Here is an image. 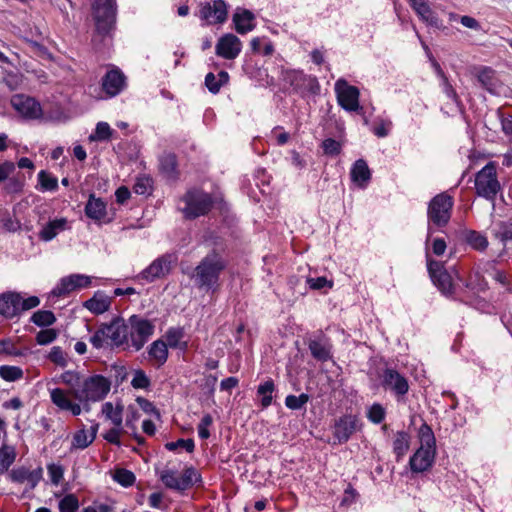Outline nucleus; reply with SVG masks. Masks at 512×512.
<instances>
[{
	"label": "nucleus",
	"instance_id": "bb28decb",
	"mask_svg": "<svg viewBox=\"0 0 512 512\" xmlns=\"http://www.w3.org/2000/svg\"><path fill=\"white\" fill-rule=\"evenodd\" d=\"M254 15L251 11L237 8L233 15V23L238 33L244 34L254 27Z\"/></svg>",
	"mask_w": 512,
	"mask_h": 512
},
{
	"label": "nucleus",
	"instance_id": "6ab92c4d",
	"mask_svg": "<svg viewBox=\"0 0 512 512\" xmlns=\"http://www.w3.org/2000/svg\"><path fill=\"white\" fill-rule=\"evenodd\" d=\"M71 229V221L65 217L54 218L44 224L39 231V238L44 242L52 241L61 232Z\"/></svg>",
	"mask_w": 512,
	"mask_h": 512
},
{
	"label": "nucleus",
	"instance_id": "37998d69",
	"mask_svg": "<svg viewBox=\"0 0 512 512\" xmlns=\"http://www.w3.org/2000/svg\"><path fill=\"white\" fill-rule=\"evenodd\" d=\"M0 377L8 382L19 380L23 377V370L18 366H0Z\"/></svg>",
	"mask_w": 512,
	"mask_h": 512
},
{
	"label": "nucleus",
	"instance_id": "f257e3e1",
	"mask_svg": "<svg viewBox=\"0 0 512 512\" xmlns=\"http://www.w3.org/2000/svg\"><path fill=\"white\" fill-rule=\"evenodd\" d=\"M111 382L102 375L84 378L80 387L73 391L62 388H50L51 402L61 411L78 416L83 410H90V403L103 400L109 393Z\"/></svg>",
	"mask_w": 512,
	"mask_h": 512
},
{
	"label": "nucleus",
	"instance_id": "774afa93",
	"mask_svg": "<svg viewBox=\"0 0 512 512\" xmlns=\"http://www.w3.org/2000/svg\"><path fill=\"white\" fill-rule=\"evenodd\" d=\"M216 75L213 73H208L205 77V85L208 88V90L212 93H217L220 90L219 83H217Z\"/></svg>",
	"mask_w": 512,
	"mask_h": 512
},
{
	"label": "nucleus",
	"instance_id": "13d9d810",
	"mask_svg": "<svg viewBox=\"0 0 512 512\" xmlns=\"http://www.w3.org/2000/svg\"><path fill=\"white\" fill-rule=\"evenodd\" d=\"M48 475L54 485H58L63 479L64 470L61 465L50 464L47 466Z\"/></svg>",
	"mask_w": 512,
	"mask_h": 512
},
{
	"label": "nucleus",
	"instance_id": "cd10ccee",
	"mask_svg": "<svg viewBox=\"0 0 512 512\" xmlns=\"http://www.w3.org/2000/svg\"><path fill=\"white\" fill-rule=\"evenodd\" d=\"M351 179L359 187H365L371 178V172L367 163L363 159L357 160L350 172Z\"/></svg>",
	"mask_w": 512,
	"mask_h": 512
},
{
	"label": "nucleus",
	"instance_id": "72a5a7b5",
	"mask_svg": "<svg viewBox=\"0 0 512 512\" xmlns=\"http://www.w3.org/2000/svg\"><path fill=\"white\" fill-rule=\"evenodd\" d=\"M16 458V450L14 446L2 444L0 447V474L8 470L14 463Z\"/></svg>",
	"mask_w": 512,
	"mask_h": 512
},
{
	"label": "nucleus",
	"instance_id": "412c9836",
	"mask_svg": "<svg viewBox=\"0 0 512 512\" xmlns=\"http://www.w3.org/2000/svg\"><path fill=\"white\" fill-rule=\"evenodd\" d=\"M383 385L393 390L398 395H404L408 392L409 386L407 380L393 369H386L382 375Z\"/></svg>",
	"mask_w": 512,
	"mask_h": 512
},
{
	"label": "nucleus",
	"instance_id": "5fc2aeb1",
	"mask_svg": "<svg viewBox=\"0 0 512 512\" xmlns=\"http://www.w3.org/2000/svg\"><path fill=\"white\" fill-rule=\"evenodd\" d=\"M108 338L106 335L105 327L102 325L91 337H90V343L95 347L96 349L103 348L104 345L107 343Z\"/></svg>",
	"mask_w": 512,
	"mask_h": 512
},
{
	"label": "nucleus",
	"instance_id": "2eb2a0df",
	"mask_svg": "<svg viewBox=\"0 0 512 512\" xmlns=\"http://www.w3.org/2000/svg\"><path fill=\"white\" fill-rule=\"evenodd\" d=\"M427 267L433 283L444 294H450L453 291L454 283L452 276L444 269L441 262L427 259Z\"/></svg>",
	"mask_w": 512,
	"mask_h": 512
},
{
	"label": "nucleus",
	"instance_id": "a18cd8bd",
	"mask_svg": "<svg viewBox=\"0 0 512 512\" xmlns=\"http://www.w3.org/2000/svg\"><path fill=\"white\" fill-rule=\"evenodd\" d=\"M78 508L79 501L74 494L65 495L59 502L60 512H77Z\"/></svg>",
	"mask_w": 512,
	"mask_h": 512
},
{
	"label": "nucleus",
	"instance_id": "aec40b11",
	"mask_svg": "<svg viewBox=\"0 0 512 512\" xmlns=\"http://www.w3.org/2000/svg\"><path fill=\"white\" fill-rule=\"evenodd\" d=\"M171 257L162 256L155 259L146 269L141 272V277L147 281H154L157 278L164 277L170 272Z\"/></svg>",
	"mask_w": 512,
	"mask_h": 512
},
{
	"label": "nucleus",
	"instance_id": "39448f33",
	"mask_svg": "<svg viewBox=\"0 0 512 512\" xmlns=\"http://www.w3.org/2000/svg\"><path fill=\"white\" fill-rule=\"evenodd\" d=\"M475 189L478 196L485 198L492 203V210L495 209V198L501 191V185L497 178L496 164L489 162L475 177Z\"/></svg>",
	"mask_w": 512,
	"mask_h": 512
},
{
	"label": "nucleus",
	"instance_id": "58836bf2",
	"mask_svg": "<svg viewBox=\"0 0 512 512\" xmlns=\"http://www.w3.org/2000/svg\"><path fill=\"white\" fill-rule=\"evenodd\" d=\"M465 240L473 249L478 251H483L488 246L487 238L474 230L465 233Z\"/></svg>",
	"mask_w": 512,
	"mask_h": 512
},
{
	"label": "nucleus",
	"instance_id": "de8ad7c7",
	"mask_svg": "<svg viewBox=\"0 0 512 512\" xmlns=\"http://www.w3.org/2000/svg\"><path fill=\"white\" fill-rule=\"evenodd\" d=\"M47 357L60 367H66L68 364L67 355L59 346L52 347Z\"/></svg>",
	"mask_w": 512,
	"mask_h": 512
},
{
	"label": "nucleus",
	"instance_id": "ddd939ff",
	"mask_svg": "<svg viewBox=\"0 0 512 512\" xmlns=\"http://www.w3.org/2000/svg\"><path fill=\"white\" fill-rule=\"evenodd\" d=\"M283 81L298 93L305 91L315 92L319 88L317 79L307 76L301 71L287 70L283 72Z\"/></svg>",
	"mask_w": 512,
	"mask_h": 512
},
{
	"label": "nucleus",
	"instance_id": "9d476101",
	"mask_svg": "<svg viewBox=\"0 0 512 512\" xmlns=\"http://www.w3.org/2000/svg\"><path fill=\"white\" fill-rule=\"evenodd\" d=\"M334 90L337 103L341 108L348 112H355L361 108L359 103L360 91L357 87L340 78L335 82Z\"/></svg>",
	"mask_w": 512,
	"mask_h": 512
},
{
	"label": "nucleus",
	"instance_id": "680f3d73",
	"mask_svg": "<svg viewBox=\"0 0 512 512\" xmlns=\"http://www.w3.org/2000/svg\"><path fill=\"white\" fill-rule=\"evenodd\" d=\"M151 188V179L148 177H140L137 179L134 185L135 193L139 195H145L149 192Z\"/></svg>",
	"mask_w": 512,
	"mask_h": 512
},
{
	"label": "nucleus",
	"instance_id": "f8f14e48",
	"mask_svg": "<svg viewBox=\"0 0 512 512\" xmlns=\"http://www.w3.org/2000/svg\"><path fill=\"white\" fill-rule=\"evenodd\" d=\"M93 277L85 274H71L60 279L59 283L53 288L52 295L61 297L70 294L73 291L91 286Z\"/></svg>",
	"mask_w": 512,
	"mask_h": 512
},
{
	"label": "nucleus",
	"instance_id": "f03ea898",
	"mask_svg": "<svg viewBox=\"0 0 512 512\" xmlns=\"http://www.w3.org/2000/svg\"><path fill=\"white\" fill-rule=\"evenodd\" d=\"M155 472L166 488L180 493L201 480L200 474L193 467H186L180 473L178 466L172 462H168L162 467H156Z\"/></svg>",
	"mask_w": 512,
	"mask_h": 512
},
{
	"label": "nucleus",
	"instance_id": "864d4df0",
	"mask_svg": "<svg viewBox=\"0 0 512 512\" xmlns=\"http://www.w3.org/2000/svg\"><path fill=\"white\" fill-rule=\"evenodd\" d=\"M57 332L54 329H43L36 335V342L39 345H47L57 338Z\"/></svg>",
	"mask_w": 512,
	"mask_h": 512
},
{
	"label": "nucleus",
	"instance_id": "6e6552de",
	"mask_svg": "<svg viewBox=\"0 0 512 512\" xmlns=\"http://www.w3.org/2000/svg\"><path fill=\"white\" fill-rule=\"evenodd\" d=\"M129 327L128 334L130 335L131 345L137 351L143 348L155 329L152 321L138 315H132L129 318Z\"/></svg>",
	"mask_w": 512,
	"mask_h": 512
},
{
	"label": "nucleus",
	"instance_id": "20e7f679",
	"mask_svg": "<svg viewBox=\"0 0 512 512\" xmlns=\"http://www.w3.org/2000/svg\"><path fill=\"white\" fill-rule=\"evenodd\" d=\"M420 447L410 458V467L413 472H424L428 470L435 459V437L432 429L423 424L419 429Z\"/></svg>",
	"mask_w": 512,
	"mask_h": 512
},
{
	"label": "nucleus",
	"instance_id": "f704fd0d",
	"mask_svg": "<svg viewBox=\"0 0 512 512\" xmlns=\"http://www.w3.org/2000/svg\"><path fill=\"white\" fill-rule=\"evenodd\" d=\"M492 233L496 239L506 246L512 242V224L508 222H498L492 228Z\"/></svg>",
	"mask_w": 512,
	"mask_h": 512
},
{
	"label": "nucleus",
	"instance_id": "a878e982",
	"mask_svg": "<svg viewBox=\"0 0 512 512\" xmlns=\"http://www.w3.org/2000/svg\"><path fill=\"white\" fill-rule=\"evenodd\" d=\"M112 298L103 291H97L93 297L84 302V307L93 314H103L110 309Z\"/></svg>",
	"mask_w": 512,
	"mask_h": 512
},
{
	"label": "nucleus",
	"instance_id": "4c0bfd02",
	"mask_svg": "<svg viewBox=\"0 0 512 512\" xmlns=\"http://www.w3.org/2000/svg\"><path fill=\"white\" fill-rule=\"evenodd\" d=\"M38 186L37 189L40 191H55L58 188V179L52 174L41 170L38 173Z\"/></svg>",
	"mask_w": 512,
	"mask_h": 512
},
{
	"label": "nucleus",
	"instance_id": "ea45409f",
	"mask_svg": "<svg viewBox=\"0 0 512 512\" xmlns=\"http://www.w3.org/2000/svg\"><path fill=\"white\" fill-rule=\"evenodd\" d=\"M160 168L168 178H175L177 168L176 156L171 153L164 154L160 158Z\"/></svg>",
	"mask_w": 512,
	"mask_h": 512
},
{
	"label": "nucleus",
	"instance_id": "b1692460",
	"mask_svg": "<svg viewBox=\"0 0 512 512\" xmlns=\"http://www.w3.org/2000/svg\"><path fill=\"white\" fill-rule=\"evenodd\" d=\"M104 327L107 338L113 345L120 346L128 339V326L123 320H114Z\"/></svg>",
	"mask_w": 512,
	"mask_h": 512
},
{
	"label": "nucleus",
	"instance_id": "4468645a",
	"mask_svg": "<svg viewBox=\"0 0 512 512\" xmlns=\"http://www.w3.org/2000/svg\"><path fill=\"white\" fill-rule=\"evenodd\" d=\"M125 80V75L118 68H113L107 71L102 78V93L105 94V98H111L118 95L125 88ZM95 97L97 99L104 98L102 94Z\"/></svg>",
	"mask_w": 512,
	"mask_h": 512
},
{
	"label": "nucleus",
	"instance_id": "3c124183",
	"mask_svg": "<svg viewBox=\"0 0 512 512\" xmlns=\"http://www.w3.org/2000/svg\"><path fill=\"white\" fill-rule=\"evenodd\" d=\"M131 385L135 389H146L150 386V379L143 370H136L133 373Z\"/></svg>",
	"mask_w": 512,
	"mask_h": 512
},
{
	"label": "nucleus",
	"instance_id": "603ef678",
	"mask_svg": "<svg viewBox=\"0 0 512 512\" xmlns=\"http://www.w3.org/2000/svg\"><path fill=\"white\" fill-rule=\"evenodd\" d=\"M194 441L192 439H179L175 442H168L165 444V448L169 451H175L178 448H183L187 452L191 453L194 450Z\"/></svg>",
	"mask_w": 512,
	"mask_h": 512
},
{
	"label": "nucleus",
	"instance_id": "423d86ee",
	"mask_svg": "<svg viewBox=\"0 0 512 512\" xmlns=\"http://www.w3.org/2000/svg\"><path fill=\"white\" fill-rule=\"evenodd\" d=\"M453 204V197L449 194L440 193L436 195L428 205L427 216L429 222L438 227L445 226L450 220Z\"/></svg>",
	"mask_w": 512,
	"mask_h": 512
},
{
	"label": "nucleus",
	"instance_id": "bf43d9fd",
	"mask_svg": "<svg viewBox=\"0 0 512 512\" xmlns=\"http://www.w3.org/2000/svg\"><path fill=\"white\" fill-rule=\"evenodd\" d=\"M306 282L309 285V287L313 290H320L325 287H328V288L333 287V282L331 280H328L326 277H317V278L309 277V278H307Z\"/></svg>",
	"mask_w": 512,
	"mask_h": 512
},
{
	"label": "nucleus",
	"instance_id": "e2e57ef3",
	"mask_svg": "<svg viewBox=\"0 0 512 512\" xmlns=\"http://www.w3.org/2000/svg\"><path fill=\"white\" fill-rule=\"evenodd\" d=\"M122 426H114L104 434V439L111 444L120 445Z\"/></svg>",
	"mask_w": 512,
	"mask_h": 512
},
{
	"label": "nucleus",
	"instance_id": "e433bc0d",
	"mask_svg": "<svg viewBox=\"0 0 512 512\" xmlns=\"http://www.w3.org/2000/svg\"><path fill=\"white\" fill-rule=\"evenodd\" d=\"M83 377L80 372L75 370H67L64 371L57 379H54L55 382H60L66 386L72 388L71 391L77 389L76 387H80Z\"/></svg>",
	"mask_w": 512,
	"mask_h": 512
},
{
	"label": "nucleus",
	"instance_id": "1a4fd4ad",
	"mask_svg": "<svg viewBox=\"0 0 512 512\" xmlns=\"http://www.w3.org/2000/svg\"><path fill=\"white\" fill-rule=\"evenodd\" d=\"M185 206L182 208L186 218H196L206 214L211 206V197L202 191L191 190L183 198Z\"/></svg>",
	"mask_w": 512,
	"mask_h": 512
},
{
	"label": "nucleus",
	"instance_id": "7c9ffc66",
	"mask_svg": "<svg viewBox=\"0 0 512 512\" xmlns=\"http://www.w3.org/2000/svg\"><path fill=\"white\" fill-rule=\"evenodd\" d=\"M309 350L312 356L319 361L325 362L331 358L330 345L326 341H310Z\"/></svg>",
	"mask_w": 512,
	"mask_h": 512
},
{
	"label": "nucleus",
	"instance_id": "49530a36",
	"mask_svg": "<svg viewBox=\"0 0 512 512\" xmlns=\"http://www.w3.org/2000/svg\"><path fill=\"white\" fill-rule=\"evenodd\" d=\"M273 391H274V383L271 380L258 386V395L262 396L261 404L264 408L268 407L272 403V392Z\"/></svg>",
	"mask_w": 512,
	"mask_h": 512
},
{
	"label": "nucleus",
	"instance_id": "0e129e2a",
	"mask_svg": "<svg viewBox=\"0 0 512 512\" xmlns=\"http://www.w3.org/2000/svg\"><path fill=\"white\" fill-rule=\"evenodd\" d=\"M19 304H20L19 308H20V313H21L22 311H27V310L37 307L40 304V299L37 296H30L28 298H23L20 295Z\"/></svg>",
	"mask_w": 512,
	"mask_h": 512
},
{
	"label": "nucleus",
	"instance_id": "09e8293b",
	"mask_svg": "<svg viewBox=\"0 0 512 512\" xmlns=\"http://www.w3.org/2000/svg\"><path fill=\"white\" fill-rule=\"evenodd\" d=\"M309 396L305 393L300 394L299 396L288 395L285 399V405L292 410H298L304 407V405L308 402Z\"/></svg>",
	"mask_w": 512,
	"mask_h": 512
},
{
	"label": "nucleus",
	"instance_id": "2f4dec72",
	"mask_svg": "<svg viewBox=\"0 0 512 512\" xmlns=\"http://www.w3.org/2000/svg\"><path fill=\"white\" fill-rule=\"evenodd\" d=\"M409 446L410 436L404 431L397 432L393 441V451L396 454L397 460H400L406 454Z\"/></svg>",
	"mask_w": 512,
	"mask_h": 512
},
{
	"label": "nucleus",
	"instance_id": "c85d7f7f",
	"mask_svg": "<svg viewBox=\"0 0 512 512\" xmlns=\"http://www.w3.org/2000/svg\"><path fill=\"white\" fill-rule=\"evenodd\" d=\"M150 359L154 360L158 366L163 365L168 358V346L162 340L154 341L148 349Z\"/></svg>",
	"mask_w": 512,
	"mask_h": 512
},
{
	"label": "nucleus",
	"instance_id": "052dcab7",
	"mask_svg": "<svg viewBox=\"0 0 512 512\" xmlns=\"http://www.w3.org/2000/svg\"><path fill=\"white\" fill-rule=\"evenodd\" d=\"M322 148L327 155H338L341 151V144L331 138L323 141Z\"/></svg>",
	"mask_w": 512,
	"mask_h": 512
},
{
	"label": "nucleus",
	"instance_id": "c9c22d12",
	"mask_svg": "<svg viewBox=\"0 0 512 512\" xmlns=\"http://www.w3.org/2000/svg\"><path fill=\"white\" fill-rule=\"evenodd\" d=\"M95 440V432L80 429L73 435L72 449H85Z\"/></svg>",
	"mask_w": 512,
	"mask_h": 512
},
{
	"label": "nucleus",
	"instance_id": "0eeeda50",
	"mask_svg": "<svg viewBox=\"0 0 512 512\" xmlns=\"http://www.w3.org/2000/svg\"><path fill=\"white\" fill-rule=\"evenodd\" d=\"M92 8L97 31L107 34L115 23V0H93Z\"/></svg>",
	"mask_w": 512,
	"mask_h": 512
},
{
	"label": "nucleus",
	"instance_id": "79ce46f5",
	"mask_svg": "<svg viewBox=\"0 0 512 512\" xmlns=\"http://www.w3.org/2000/svg\"><path fill=\"white\" fill-rule=\"evenodd\" d=\"M113 130L107 122H98L93 134L89 136L90 141H106L112 136Z\"/></svg>",
	"mask_w": 512,
	"mask_h": 512
},
{
	"label": "nucleus",
	"instance_id": "a19ab883",
	"mask_svg": "<svg viewBox=\"0 0 512 512\" xmlns=\"http://www.w3.org/2000/svg\"><path fill=\"white\" fill-rule=\"evenodd\" d=\"M31 321L39 327H45L54 324L56 317L49 310H39L32 315Z\"/></svg>",
	"mask_w": 512,
	"mask_h": 512
},
{
	"label": "nucleus",
	"instance_id": "7ed1b4c3",
	"mask_svg": "<svg viewBox=\"0 0 512 512\" xmlns=\"http://www.w3.org/2000/svg\"><path fill=\"white\" fill-rule=\"evenodd\" d=\"M225 266L226 263L219 254H208L195 268L192 279L200 288L214 289Z\"/></svg>",
	"mask_w": 512,
	"mask_h": 512
},
{
	"label": "nucleus",
	"instance_id": "4be33fe9",
	"mask_svg": "<svg viewBox=\"0 0 512 512\" xmlns=\"http://www.w3.org/2000/svg\"><path fill=\"white\" fill-rule=\"evenodd\" d=\"M409 2L414 11L424 22L438 29L443 28L442 21L431 10L426 0H409Z\"/></svg>",
	"mask_w": 512,
	"mask_h": 512
},
{
	"label": "nucleus",
	"instance_id": "f3484780",
	"mask_svg": "<svg viewBox=\"0 0 512 512\" xmlns=\"http://www.w3.org/2000/svg\"><path fill=\"white\" fill-rule=\"evenodd\" d=\"M241 42L239 38L231 33L225 34L219 38L215 53L224 59H235L241 52Z\"/></svg>",
	"mask_w": 512,
	"mask_h": 512
},
{
	"label": "nucleus",
	"instance_id": "a211bd4d",
	"mask_svg": "<svg viewBox=\"0 0 512 512\" xmlns=\"http://www.w3.org/2000/svg\"><path fill=\"white\" fill-rule=\"evenodd\" d=\"M357 428V417L354 415H345L335 421L333 434L339 443H344L348 441Z\"/></svg>",
	"mask_w": 512,
	"mask_h": 512
},
{
	"label": "nucleus",
	"instance_id": "9b49d317",
	"mask_svg": "<svg viewBox=\"0 0 512 512\" xmlns=\"http://www.w3.org/2000/svg\"><path fill=\"white\" fill-rule=\"evenodd\" d=\"M10 104L25 119H38L43 113L40 103L33 97L24 94L13 95Z\"/></svg>",
	"mask_w": 512,
	"mask_h": 512
},
{
	"label": "nucleus",
	"instance_id": "393cba45",
	"mask_svg": "<svg viewBox=\"0 0 512 512\" xmlns=\"http://www.w3.org/2000/svg\"><path fill=\"white\" fill-rule=\"evenodd\" d=\"M20 294L8 292L0 295V314L6 318H13L20 313Z\"/></svg>",
	"mask_w": 512,
	"mask_h": 512
},
{
	"label": "nucleus",
	"instance_id": "c756f323",
	"mask_svg": "<svg viewBox=\"0 0 512 512\" xmlns=\"http://www.w3.org/2000/svg\"><path fill=\"white\" fill-rule=\"evenodd\" d=\"M164 341L170 348H179L185 350L188 347L186 341H184V331L179 327H172L167 330Z\"/></svg>",
	"mask_w": 512,
	"mask_h": 512
},
{
	"label": "nucleus",
	"instance_id": "c03bdc74",
	"mask_svg": "<svg viewBox=\"0 0 512 512\" xmlns=\"http://www.w3.org/2000/svg\"><path fill=\"white\" fill-rule=\"evenodd\" d=\"M494 73L489 68H484L478 74V81L484 89L493 93L495 91Z\"/></svg>",
	"mask_w": 512,
	"mask_h": 512
},
{
	"label": "nucleus",
	"instance_id": "473e14b6",
	"mask_svg": "<svg viewBox=\"0 0 512 512\" xmlns=\"http://www.w3.org/2000/svg\"><path fill=\"white\" fill-rule=\"evenodd\" d=\"M102 415L111 421L114 426H122V407L105 402L101 409Z\"/></svg>",
	"mask_w": 512,
	"mask_h": 512
},
{
	"label": "nucleus",
	"instance_id": "69168bd1",
	"mask_svg": "<svg viewBox=\"0 0 512 512\" xmlns=\"http://www.w3.org/2000/svg\"><path fill=\"white\" fill-rule=\"evenodd\" d=\"M391 125H392L391 121L381 120L373 128V133L379 138H384L389 134Z\"/></svg>",
	"mask_w": 512,
	"mask_h": 512
},
{
	"label": "nucleus",
	"instance_id": "338daca9",
	"mask_svg": "<svg viewBox=\"0 0 512 512\" xmlns=\"http://www.w3.org/2000/svg\"><path fill=\"white\" fill-rule=\"evenodd\" d=\"M15 170V165L11 161H5L0 164V182L6 180Z\"/></svg>",
	"mask_w": 512,
	"mask_h": 512
},
{
	"label": "nucleus",
	"instance_id": "8fccbe9b",
	"mask_svg": "<svg viewBox=\"0 0 512 512\" xmlns=\"http://www.w3.org/2000/svg\"><path fill=\"white\" fill-rule=\"evenodd\" d=\"M114 480L122 486L128 487L135 482V475L126 469H117L114 474Z\"/></svg>",
	"mask_w": 512,
	"mask_h": 512
},
{
	"label": "nucleus",
	"instance_id": "5701e85b",
	"mask_svg": "<svg viewBox=\"0 0 512 512\" xmlns=\"http://www.w3.org/2000/svg\"><path fill=\"white\" fill-rule=\"evenodd\" d=\"M85 215L95 222H104L107 218V204L101 198L90 194L85 205Z\"/></svg>",
	"mask_w": 512,
	"mask_h": 512
},
{
	"label": "nucleus",
	"instance_id": "4d7b16f0",
	"mask_svg": "<svg viewBox=\"0 0 512 512\" xmlns=\"http://www.w3.org/2000/svg\"><path fill=\"white\" fill-rule=\"evenodd\" d=\"M385 410L380 404H373L368 411V418L371 422L379 424L384 420Z\"/></svg>",
	"mask_w": 512,
	"mask_h": 512
},
{
	"label": "nucleus",
	"instance_id": "dca6fc26",
	"mask_svg": "<svg viewBox=\"0 0 512 512\" xmlns=\"http://www.w3.org/2000/svg\"><path fill=\"white\" fill-rule=\"evenodd\" d=\"M228 9L223 0H214L207 2L200 8L199 16L205 20L207 24H221L227 19Z\"/></svg>",
	"mask_w": 512,
	"mask_h": 512
},
{
	"label": "nucleus",
	"instance_id": "6e6d98bb",
	"mask_svg": "<svg viewBox=\"0 0 512 512\" xmlns=\"http://www.w3.org/2000/svg\"><path fill=\"white\" fill-rule=\"evenodd\" d=\"M213 419L211 415L206 414L202 417L198 424L197 430L198 435L201 439H207L210 436L209 427L212 425Z\"/></svg>",
	"mask_w": 512,
	"mask_h": 512
}]
</instances>
